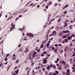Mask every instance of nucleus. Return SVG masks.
Wrapping results in <instances>:
<instances>
[{
    "instance_id": "1a4fd4ad",
    "label": "nucleus",
    "mask_w": 75,
    "mask_h": 75,
    "mask_svg": "<svg viewBox=\"0 0 75 75\" xmlns=\"http://www.w3.org/2000/svg\"><path fill=\"white\" fill-rule=\"evenodd\" d=\"M52 2L51 1H50L48 3H47V5L48 6H50V5H51V4H52Z\"/></svg>"
},
{
    "instance_id": "9d476101",
    "label": "nucleus",
    "mask_w": 75,
    "mask_h": 75,
    "mask_svg": "<svg viewBox=\"0 0 75 75\" xmlns=\"http://www.w3.org/2000/svg\"><path fill=\"white\" fill-rule=\"evenodd\" d=\"M62 62L63 64H64V65H65V66L67 65V64H66V62H65V61H62Z\"/></svg>"
},
{
    "instance_id": "de8ad7c7",
    "label": "nucleus",
    "mask_w": 75,
    "mask_h": 75,
    "mask_svg": "<svg viewBox=\"0 0 75 75\" xmlns=\"http://www.w3.org/2000/svg\"><path fill=\"white\" fill-rule=\"evenodd\" d=\"M21 46V45L20 44V45H18V47L19 48V47H20V46Z\"/></svg>"
},
{
    "instance_id": "13d9d810",
    "label": "nucleus",
    "mask_w": 75,
    "mask_h": 75,
    "mask_svg": "<svg viewBox=\"0 0 75 75\" xmlns=\"http://www.w3.org/2000/svg\"><path fill=\"white\" fill-rule=\"evenodd\" d=\"M67 24H66L64 26V27H66V26H67Z\"/></svg>"
},
{
    "instance_id": "a878e982",
    "label": "nucleus",
    "mask_w": 75,
    "mask_h": 75,
    "mask_svg": "<svg viewBox=\"0 0 75 75\" xmlns=\"http://www.w3.org/2000/svg\"><path fill=\"white\" fill-rule=\"evenodd\" d=\"M19 59H17L16 61V63L17 64V63H18V62H19Z\"/></svg>"
},
{
    "instance_id": "c9c22d12",
    "label": "nucleus",
    "mask_w": 75,
    "mask_h": 75,
    "mask_svg": "<svg viewBox=\"0 0 75 75\" xmlns=\"http://www.w3.org/2000/svg\"><path fill=\"white\" fill-rule=\"evenodd\" d=\"M19 50H21V51H23V48L21 47V48Z\"/></svg>"
},
{
    "instance_id": "6e6d98bb",
    "label": "nucleus",
    "mask_w": 75,
    "mask_h": 75,
    "mask_svg": "<svg viewBox=\"0 0 75 75\" xmlns=\"http://www.w3.org/2000/svg\"><path fill=\"white\" fill-rule=\"evenodd\" d=\"M47 41H48V40L47 39H46V40H45L44 41L45 42H47Z\"/></svg>"
},
{
    "instance_id": "e433bc0d",
    "label": "nucleus",
    "mask_w": 75,
    "mask_h": 75,
    "mask_svg": "<svg viewBox=\"0 0 75 75\" xmlns=\"http://www.w3.org/2000/svg\"><path fill=\"white\" fill-rule=\"evenodd\" d=\"M67 13V11H66L64 12V14H66V13Z\"/></svg>"
},
{
    "instance_id": "39448f33",
    "label": "nucleus",
    "mask_w": 75,
    "mask_h": 75,
    "mask_svg": "<svg viewBox=\"0 0 75 75\" xmlns=\"http://www.w3.org/2000/svg\"><path fill=\"white\" fill-rule=\"evenodd\" d=\"M37 54V52H34L33 54V55L32 56V57L33 58H34V57H35V55H36V54Z\"/></svg>"
},
{
    "instance_id": "864d4df0",
    "label": "nucleus",
    "mask_w": 75,
    "mask_h": 75,
    "mask_svg": "<svg viewBox=\"0 0 75 75\" xmlns=\"http://www.w3.org/2000/svg\"><path fill=\"white\" fill-rule=\"evenodd\" d=\"M2 63L0 64V67H1L2 66Z\"/></svg>"
},
{
    "instance_id": "a211bd4d",
    "label": "nucleus",
    "mask_w": 75,
    "mask_h": 75,
    "mask_svg": "<svg viewBox=\"0 0 75 75\" xmlns=\"http://www.w3.org/2000/svg\"><path fill=\"white\" fill-rule=\"evenodd\" d=\"M40 48H43V47H44V45L43 44H42L40 45Z\"/></svg>"
},
{
    "instance_id": "9b49d317",
    "label": "nucleus",
    "mask_w": 75,
    "mask_h": 75,
    "mask_svg": "<svg viewBox=\"0 0 75 75\" xmlns=\"http://www.w3.org/2000/svg\"><path fill=\"white\" fill-rule=\"evenodd\" d=\"M47 69V70H49V69H50V66L48 65V67H46Z\"/></svg>"
},
{
    "instance_id": "20e7f679",
    "label": "nucleus",
    "mask_w": 75,
    "mask_h": 75,
    "mask_svg": "<svg viewBox=\"0 0 75 75\" xmlns=\"http://www.w3.org/2000/svg\"><path fill=\"white\" fill-rule=\"evenodd\" d=\"M62 33H64V34H66V33H70V31H69V30H67L66 31L63 30L62 31Z\"/></svg>"
},
{
    "instance_id": "ea45409f",
    "label": "nucleus",
    "mask_w": 75,
    "mask_h": 75,
    "mask_svg": "<svg viewBox=\"0 0 75 75\" xmlns=\"http://www.w3.org/2000/svg\"><path fill=\"white\" fill-rule=\"evenodd\" d=\"M54 28V26H52L50 28V30H52V29L53 28Z\"/></svg>"
},
{
    "instance_id": "bb28decb",
    "label": "nucleus",
    "mask_w": 75,
    "mask_h": 75,
    "mask_svg": "<svg viewBox=\"0 0 75 75\" xmlns=\"http://www.w3.org/2000/svg\"><path fill=\"white\" fill-rule=\"evenodd\" d=\"M58 45H58V44L54 45V46H55L56 47H57V46H58Z\"/></svg>"
},
{
    "instance_id": "58836bf2",
    "label": "nucleus",
    "mask_w": 75,
    "mask_h": 75,
    "mask_svg": "<svg viewBox=\"0 0 75 75\" xmlns=\"http://www.w3.org/2000/svg\"><path fill=\"white\" fill-rule=\"evenodd\" d=\"M33 4H34L33 3H32L29 5V6H31L32 5H33Z\"/></svg>"
},
{
    "instance_id": "774afa93",
    "label": "nucleus",
    "mask_w": 75,
    "mask_h": 75,
    "mask_svg": "<svg viewBox=\"0 0 75 75\" xmlns=\"http://www.w3.org/2000/svg\"><path fill=\"white\" fill-rule=\"evenodd\" d=\"M75 69H74L73 70L72 72H75Z\"/></svg>"
},
{
    "instance_id": "5701e85b",
    "label": "nucleus",
    "mask_w": 75,
    "mask_h": 75,
    "mask_svg": "<svg viewBox=\"0 0 75 75\" xmlns=\"http://www.w3.org/2000/svg\"><path fill=\"white\" fill-rule=\"evenodd\" d=\"M69 28H70V29H72V25H70L69 27Z\"/></svg>"
},
{
    "instance_id": "3c124183",
    "label": "nucleus",
    "mask_w": 75,
    "mask_h": 75,
    "mask_svg": "<svg viewBox=\"0 0 75 75\" xmlns=\"http://www.w3.org/2000/svg\"><path fill=\"white\" fill-rule=\"evenodd\" d=\"M26 35L28 36V37H29V33H28L27 34H26Z\"/></svg>"
},
{
    "instance_id": "ddd939ff",
    "label": "nucleus",
    "mask_w": 75,
    "mask_h": 75,
    "mask_svg": "<svg viewBox=\"0 0 75 75\" xmlns=\"http://www.w3.org/2000/svg\"><path fill=\"white\" fill-rule=\"evenodd\" d=\"M72 38V36H70L68 38V40H70V39H71Z\"/></svg>"
},
{
    "instance_id": "052dcab7",
    "label": "nucleus",
    "mask_w": 75,
    "mask_h": 75,
    "mask_svg": "<svg viewBox=\"0 0 75 75\" xmlns=\"http://www.w3.org/2000/svg\"><path fill=\"white\" fill-rule=\"evenodd\" d=\"M58 69H59V70H60V69H62V68H58Z\"/></svg>"
},
{
    "instance_id": "338daca9",
    "label": "nucleus",
    "mask_w": 75,
    "mask_h": 75,
    "mask_svg": "<svg viewBox=\"0 0 75 75\" xmlns=\"http://www.w3.org/2000/svg\"><path fill=\"white\" fill-rule=\"evenodd\" d=\"M47 57H50V54H48L47 55Z\"/></svg>"
},
{
    "instance_id": "4468645a",
    "label": "nucleus",
    "mask_w": 75,
    "mask_h": 75,
    "mask_svg": "<svg viewBox=\"0 0 75 75\" xmlns=\"http://www.w3.org/2000/svg\"><path fill=\"white\" fill-rule=\"evenodd\" d=\"M68 47H67L64 49V51H66V52H67V51H68Z\"/></svg>"
},
{
    "instance_id": "f257e3e1",
    "label": "nucleus",
    "mask_w": 75,
    "mask_h": 75,
    "mask_svg": "<svg viewBox=\"0 0 75 75\" xmlns=\"http://www.w3.org/2000/svg\"><path fill=\"white\" fill-rule=\"evenodd\" d=\"M14 24L13 23H11V27H10V28L11 29H10V31H12V30H13V29H14V27H15V25H13Z\"/></svg>"
},
{
    "instance_id": "f3484780",
    "label": "nucleus",
    "mask_w": 75,
    "mask_h": 75,
    "mask_svg": "<svg viewBox=\"0 0 75 75\" xmlns=\"http://www.w3.org/2000/svg\"><path fill=\"white\" fill-rule=\"evenodd\" d=\"M4 60L5 61H7L8 60V59H7V57H5V58H4Z\"/></svg>"
},
{
    "instance_id": "0eeeda50",
    "label": "nucleus",
    "mask_w": 75,
    "mask_h": 75,
    "mask_svg": "<svg viewBox=\"0 0 75 75\" xmlns=\"http://www.w3.org/2000/svg\"><path fill=\"white\" fill-rule=\"evenodd\" d=\"M56 33V31H53V33L52 34H50V35H49V37H51V36H52V35H54V34H55V33Z\"/></svg>"
},
{
    "instance_id": "c03bdc74",
    "label": "nucleus",
    "mask_w": 75,
    "mask_h": 75,
    "mask_svg": "<svg viewBox=\"0 0 75 75\" xmlns=\"http://www.w3.org/2000/svg\"><path fill=\"white\" fill-rule=\"evenodd\" d=\"M51 21H50L49 24H51Z\"/></svg>"
},
{
    "instance_id": "393cba45",
    "label": "nucleus",
    "mask_w": 75,
    "mask_h": 75,
    "mask_svg": "<svg viewBox=\"0 0 75 75\" xmlns=\"http://www.w3.org/2000/svg\"><path fill=\"white\" fill-rule=\"evenodd\" d=\"M50 43L47 44L46 45V47H48L49 46H50Z\"/></svg>"
},
{
    "instance_id": "c85d7f7f",
    "label": "nucleus",
    "mask_w": 75,
    "mask_h": 75,
    "mask_svg": "<svg viewBox=\"0 0 75 75\" xmlns=\"http://www.w3.org/2000/svg\"><path fill=\"white\" fill-rule=\"evenodd\" d=\"M70 46H73V45L72 44V43H71L70 44Z\"/></svg>"
},
{
    "instance_id": "cd10ccee",
    "label": "nucleus",
    "mask_w": 75,
    "mask_h": 75,
    "mask_svg": "<svg viewBox=\"0 0 75 75\" xmlns=\"http://www.w3.org/2000/svg\"><path fill=\"white\" fill-rule=\"evenodd\" d=\"M56 74H59V72H58V71H56Z\"/></svg>"
},
{
    "instance_id": "412c9836",
    "label": "nucleus",
    "mask_w": 75,
    "mask_h": 75,
    "mask_svg": "<svg viewBox=\"0 0 75 75\" xmlns=\"http://www.w3.org/2000/svg\"><path fill=\"white\" fill-rule=\"evenodd\" d=\"M69 34H70V33H68L67 34H66V36L67 37H68V36H69Z\"/></svg>"
},
{
    "instance_id": "bf43d9fd",
    "label": "nucleus",
    "mask_w": 75,
    "mask_h": 75,
    "mask_svg": "<svg viewBox=\"0 0 75 75\" xmlns=\"http://www.w3.org/2000/svg\"><path fill=\"white\" fill-rule=\"evenodd\" d=\"M37 7L38 8H39V7H40V5H38Z\"/></svg>"
},
{
    "instance_id": "aec40b11",
    "label": "nucleus",
    "mask_w": 75,
    "mask_h": 75,
    "mask_svg": "<svg viewBox=\"0 0 75 75\" xmlns=\"http://www.w3.org/2000/svg\"><path fill=\"white\" fill-rule=\"evenodd\" d=\"M3 12L1 11V13L0 14V17H1L2 16V15H1V14H3Z\"/></svg>"
},
{
    "instance_id": "a18cd8bd",
    "label": "nucleus",
    "mask_w": 75,
    "mask_h": 75,
    "mask_svg": "<svg viewBox=\"0 0 75 75\" xmlns=\"http://www.w3.org/2000/svg\"><path fill=\"white\" fill-rule=\"evenodd\" d=\"M72 59H70V63H72Z\"/></svg>"
},
{
    "instance_id": "e2e57ef3",
    "label": "nucleus",
    "mask_w": 75,
    "mask_h": 75,
    "mask_svg": "<svg viewBox=\"0 0 75 75\" xmlns=\"http://www.w3.org/2000/svg\"><path fill=\"white\" fill-rule=\"evenodd\" d=\"M45 74L46 75H47L48 74V73H47V71H46V72H45Z\"/></svg>"
},
{
    "instance_id": "c756f323",
    "label": "nucleus",
    "mask_w": 75,
    "mask_h": 75,
    "mask_svg": "<svg viewBox=\"0 0 75 75\" xmlns=\"http://www.w3.org/2000/svg\"><path fill=\"white\" fill-rule=\"evenodd\" d=\"M31 1H30L29 2H28L27 3V4H30V3H31Z\"/></svg>"
},
{
    "instance_id": "7c9ffc66",
    "label": "nucleus",
    "mask_w": 75,
    "mask_h": 75,
    "mask_svg": "<svg viewBox=\"0 0 75 75\" xmlns=\"http://www.w3.org/2000/svg\"><path fill=\"white\" fill-rule=\"evenodd\" d=\"M64 40L66 42H68V39H65Z\"/></svg>"
},
{
    "instance_id": "f8f14e48",
    "label": "nucleus",
    "mask_w": 75,
    "mask_h": 75,
    "mask_svg": "<svg viewBox=\"0 0 75 75\" xmlns=\"http://www.w3.org/2000/svg\"><path fill=\"white\" fill-rule=\"evenodd\" d=\"M50 31H51V30H50V29H49L48 30V31H47L46 33V34H47V35H48V34H49Z\"/></svg>"
},
{
    "instance_id": "4c0bfd02",
    "label": "nucleus",
    "mask_w": 75,
    "mask_h": 75,
    "mask_svg": "<svg viewBox=\"0 0 75 75\" xmlns=\"http://www.w3.org/2000/svg\"><path fill=\"white\" fill-rule=\"evenodd\" d=\"M62 44H65V43H66V42L63 41L62 42Z\"/></svg>"
},
{
    "instance_id": "37998d69",
    "label": "nucleus",
    "mask_w": 75,
    "mask_h": 75,
    "mask_svg": "<svg viewBox=\"0 0 75 75\" xmlns=\"http://www.w3.org/2000/svg\"><path fill=\"white\" fill-rule=\"evenodd\" d=\"M34 64V62H33L32 63V64H31L32 66H33V65Z\"/></svg>"
},
{
    "instance_id": "0e129e2a",
    "label": "nucleus",
    "mask_w": 75,
    "mask_h": 75,
    "mask_svg": "<svg viewBox=\"0 0 75 75\" xmlns=\"http://www.w3.org/2000/svg\"><path fill=\"white\" fill-rule=\"evenodd\" d=\"M43 71H45V68H43L42 69Z\"/></svg>"
},
{
    "instance_id": "423d86ee",
    "label": "nucleus",
    "mask_w": 75,
    "mask_h": 75,
    "mask_svg": "<svg viewBox=\"0 0 75 75\" xmlns=\"http://www.w3.org/2000/svg\"><path fill=\"white\" fill-rule=\"evenodd\" d=\"M25 29V27H24V26L22 28H20V29H18V30H20L21 31H23Z\"/></svg>"
},
{
    "instance_id": "473e14b6",
    "label": "nucleus",
    "mask_w": 75,
    "mask_h": 75,
    "mask_svg": "<svg viewBox=\"0 0 75 75\" xmlns=\"http://www.w3.org/2000/svg\"><path fill=\"white\" fill-rule=\"evenodd\" d=\"M52 50H55V48L54 47H52Z\"/></svg>"
},
{
    "instance_id": "72a5a7b5",
    "label": "nucleus",
    "mask_w": 75,
    "mask_h": 75,
    "mask_svg": "<svg viewBox=\"0 0 75 75\" xmlns=\"http://www.w3.org/2000/svg\"><path fill=\"white\" fill-rule=\"evenodd\" d=\"M9 55H10V54H8L7 55H6V57L7 58V57H8V56H9Z\"/></svg>"
},
{
    "instance_id": "680f3d73",
    "label": "nucleus",
    "mask_w": 75,
    "mask_h": 75,
    "mask_svg": "<svg viewBox=\"0 0 75 75\" xmlns=\"http://www.w3.org/2000/svg\"><path fill=\"white\" fill-rule=\"evenodd\" d=\"M58 46H59V47H60L61 46H62V44H60Z\"/></svg>"
},
{
    "instance_id": "69168bd1",
    "label": "nucleus",
    "mask_w": 75,
    "mask_h": 75,
    "mask_svg": "<svg viewBox=\"0 0 75 75\" xmlns=\"http://www.w3.org/2000/svg\"><path fill=\"white\" fill-rule=\"evenodd\" d=\"M9 68L8 67L7 68V72L8 71V70L9 69Z\"/></svg>"
},
{
    "instance_id": "7ed1b4c3",
    "label": "nucleus",
    "mask_w": 75,
    "mask_h": 75,
    "mask_svg": "<svg viewBox=\"0 0 75 75\" xmlns=\"http://www.w3.org/2000/svg\"><path fill=\"white\" fill-rule=\"evenodd\" d=\"M43 61H44V62H42V63H43V64H47V59H43Z\"/></svg>"
},
{
    "instance_id": "603ef678",
    "label": "nucleus",
    "mask_w": 75,
    "mask_h": 75,
    "mask_svg": "<svg viewBox=\"0 0 75 75\" xmlns=\"http://www.w3.org/2000/svg\"><path fill=\"white\" fill-rule=\"evenodd\" d=\"M60 21H61V19H59L58 21V23H59L60 22Z\"/></svg>"
},
{
    "instance_id": "4d7b16f0",
    "label": "nucleus",
    "mask_w": 75,
    "mask_h": 75,
    "mask_svg": "<svg viewBox=\"0 0 75 75\" xmlns=\"http://www.w3.org/2000/svg\"><path fill=\"white\" fill-rule=\"evenodd\" d=\"M11 65H9L8 67L9 68H10V67H11Z\"/></svg>"
},
{
    "instance_id": "09e8293b",
    "label": "nucleus",
    "mask_w": 75,
    "mask_h": 75,
    "mask_svg": "<svg viewBox=\"0 0 75 75\" xmlns=\"http://www.w3.org/2000/svg\"><path fill=\"white\" fill-rule=\"evenodd\" d=\"M13 60H15L16 59V58L15 57H13L12 59Z\"/></svg>"
},
{
    "instance_id": "2f4dec72",
    "label": "nucleus",
    "mask_w": 75,
    "mask_h": 75,
    "mask_svg": "<svg viewBox=\"0 0 75 75\" xmlns=\"http://www.w3.org/2000/svg\"><path fill=\"white\" fill-rule=\"evenodd\" d=\"M45 41H43L42 42V44H45Z\"/></svg>"
},
{
    "instance_id": "f03ea898",
    "label": "nucleus",
    "mask_w": 75,
    "mask_h": 75,
    "mask_svg": "<svg viewBox=\"0 0 75 75\" xmlns=\"http://www.w3.org/2000/svg\"><path fill=\"white\" fill-rule=\"evenodd\" d=\"M67 73H66V75H70V73H71V72H70V70L69 69L67 70Z\"/></svg>"
},
{
    "instance_id": "b1692460",
    "label": "nucleus",
    "mask_w": 75,
    "mask_h": 75,
    "mask_svg": "<svg viewBox=\"0 0 75 75\" xmlns=\"http://www.w3.org/2000/svg\"><path fill=\"white\" fill-rule=\"evenodd\" d=\"M53 68L54 69H56V66H55V65H53Z\"/></svg>"
},
{
    "instance_id": "8fccbe9b",
    "label": "nucleus",
    "mask_w": 75,
    "mask_h": 75,
    "mask_svg": "<svg viewBox=\"0 0 75 75\" xmlns=\"http://www.w3.org/2000/svg\"><path fill=\"white\" fill-rule=\"evenodd\" d=\"M50 67L51 68H52V67H53V65H52V64H51L50 66Z\"/></svg>"
},
{
    "instance_id": "dca6fc26",
    "label": "nucleus",
    "mask_w": 75,
    "mask_h": 75,
    "mask_svg": "<svg viewBox=\"0 0 75 75\" xmlns=\"http://www.w3.org/2000/svg\"><path fill=\"white\" fill-rule=\"evenodd\" d=\"M54 51L55 53H57V49L55 48L54 50Z\"/></svg>"
},
{
    "instance_id": "a19ab883",
    "label": "nucleus",
    "mask_w": 75,
    "mask_h": 75,
    "mask_svg": "<svg viewBox=\"0 0 75 75\" xmlns=\"http://www.w3.org/2000/svg\"><path fill=\"white\" fill-rule=\"evenodd\" d=\"M46 8L47 9L48 8V6H46Z\"/></svg>"
},
{
    "instance_id": "6e6552de",
    "label": "nucleus",
    "mask_w": 75,
    "mask_h": 75,
    "mask_svg": "<svg viewBox=\"0 0 75 75\" xmlns=\"http://www.w3.org/2000/svg\"><path fill=\"white\" fill-rule=\"evenodd\" d=\"M34 34H29V36L30 37H34Z\"/></svg>"
},
{
    "instance_id": "f704fd0d",
    "label": "nucleus",
    "mask_w": 75,
    "mask_h": 75,
    "mask_svg": "<svg viewBox=\"0 0 75 75\" xmlns=\"http://www.w3.org/2000/svg\"><path fill=\"white\" fill-rule=\"evenodd\" d=\"M56 29H57V30H58L59 29V28L58 26H57L56 27Z\"/></svg>"
},
{
    "instance_id": "79ce46f5",
    "label": "nucleus",
    "mask_w": 75,
    "mask_h": 75,
    "mask_svg": "<svg viewBox=\"0 0 75 75\" xmlns=\"http://www.w3.org/2000/svg\"><path fill=\"white\" fill-rule=\"evenodd\" d=\"M74 35H75L74 34H73L71 36H72V37H75Z\"/></svg>"
},
{
    "instance_id": "4be33fe9",
    "label": "nucleus",
    "mask_w": 75,
    "mask_h": 75,
    "mask_svg": "<svg viewBox=\"0 0 75 75\" xmlns=\"http://www.w3.org/2000/svg\"><path fill=\"white\" fill-rule=\"evenodd\" d=\"M67 36L66 35H64L63 37V38H67Z\"/></svg>"
},
{
    "instance_id": "6ab92c4d",
    "label": "nucleus",
    "mask_w": 75,
    "mask_h": 75,
    "mask_svg": "<svg viewBox=\"0 0 75 75\" xmlns=\"http://www.w3.org/2000/svg\"><path fill=\"white\" fill-rule=\"evenodd\" d=\"M47 53V52H45V51H44V52L43 53V54H44V55H45Z\"/></svg>"
},
{
    "instance_id": "2eb2a0df",
    "label": "nucleus",
    "mask_w": 75,
    "mask_h": 75,
    "mask_svg": "<svg viewBox=\"0 0 75 75\" xmlns=\"http://www.w3.org/2000/svg\"><path fill=\"white\" fill-rule=\"evenodd\" d=\"M68 6H69L68 4L66 5V6H65L64 7H63V9L64 10V9H65V8H66V7H68Z\"/></svg>"
},
{
    "instance_id": "49530a36",
    "label": "nucleus",
    "mask_w": 75,
    "mask_h": 75,
    "mask_svg": "<svg viewBox=\"0 0 75 75\" xmlns=\"http://www.w3.org/2000/svg\"><path fill=\"white\" fill-rule=\"evenodd\" d=\"M50 17H51V14H49V17H48L49 19H50Z\"/></svg>"
},
{
    "instance_id": "5fc2aeb1",
    "label": "nucleus",
    "mask_w": 75,
    "mask_h": 75,
    "mask_svg": "<svg viewBox=\"0 0 75 75\" xmlns=\"http://www.w3.org/2000/svg\"><path fill=\"white\" fill-rule=\"evenodd\" d=\"M60 52H62V53H63V52H64V51H63V50H61Z\"/></svg>"
}]
</instances>
